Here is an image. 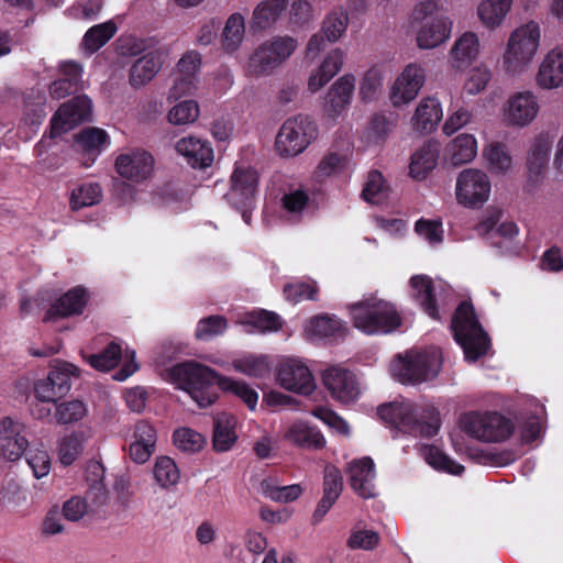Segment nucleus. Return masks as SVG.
<instances>
[{"label": "nucleus", "mask_w": 563, "mask_h": 563, "mask_svg": "<svg viewBox=\"0 0 563 563\" xmlns=\"http://www.w3.org/2000/svg\"><path fill=\"white\" fill-rule=\"evenodd\" d=\"M170 377L178 388L185 390L201 408L213 404L218 397L214 385L227 393H232L245 402L250 410L257 405L258 394L246 383L219 375L212 368L196 363L185 362L170 369Z\"/></svg>", "instance_id": "nucleus-1"}, {"label": "nucleus", "mask_w": 563, "mask_h": 563, "mask_svg": "<svg viewBox=\"0 0 563 563\" xmlns=\"http://www.w3.org/2000/svg\"><path fill=\"white\" fill-rule=\"evenodd\" d=\"M382 420L397 430L415 437L431 438L440 429V417L433 406H420L411 401L390 402L378 407Z\"/></svg>", "instance_id": "nucleus-2"}, {"label": "nucleus", "mask_w": 563, "mask_h": 563, "mask_svg": "<svg viewBox=\"0 0 563 563\" xmlns=\"http://www.w3.org/2000/svg\"><path fill=\"white\" fill-rule=\"evenodd\" d=\"M540 43L541 29L536 21H528L512 30L500 57L503 71L511 77L526 73L533 64Z\"/></svg>", "instance_id": "nucleus-3"}, {"label": "nucleus", "mask_w": 563, "mask_h": 563, "mask_svg": "<svg viewBox=\"0 0 563 563\" xmlns=\"http://www.w3.org/2000/svg\"><path fill=\"white\" fill-rule=\"evenodd\" d=\"M412 23L417 24L416 42L420 49H432L445 43L452 33L453 23L439 12L435 0H423L412 11Z\"/></svg>", "instance_id": "nucleus-4"}, {"label": "nucleus", "mask_w": 563, "mask_h": 563, "mask_svg": "<svg viewBox=\"0 0 563 563\" xmlns=\"http://www.w3.org/2000/svg\"><path fill=\"white\" fill-rule=\"evenodd\" d=\"M355 328L366 334H387L401 323L395 306L376 297L365 298L350 308Z\"/></svg>", "instance_id": "nucleus-5"}, {"label": "nucleus", "mask_w": 563, "mask_h": 563, "mask_svg": "<svg viewBox=\"0 0 563 563\" xmlns=\"http://www.w3.org/2000/svg\"><path fill=\"white\" fill-rule=\"evenodd\" d=\"M441 365L442 355L439 349L411 350L404 356H397L390 365V373L402 384L416 385L437 377Z\"/></svg>", "instance_id": "nucleus-6"}, {"label": "nucleus", "mask_w": 563, "mask_h": 563, "mask_svg": "<svg viewBox=\"0 0 563 563\" xmlns=\"http://www.w3.org/2000/svg\"><path fill=\"white\" fill-rule=\"evenodd\" d=\"M298 41L289 35L273 36L261 43L249 56L245 73L261 78L272 75L297 49Z\"/></svg>", "instance_id": "nucleus-7"}, {"label": "nucleus", "mask_w": 563, "mask_h": 563, "mask_svg": "<svg viewBox=\"0 0 563 563\" xmlns=\"http://www.w3.org/2000/svg\"><path fill=\"white\" fill-rule=\"evenodd\" d=\"M451 327L467 361L475 362L486 354L489 349V339L478 323L472 305L462 302L456 308Z\"/></svg>", "instance_id": "nucleus-8"}, {"label": "nucleus", "mask_w": 563, "mask_h": 563, "mask_svg": "<svg viewBox=\"0 0 563 563\" xmlns=\"http://www.w3.org/2000/svg\"><path fill=\"white\" fill-rule=\"evenodd\" d=\"M461 429L482 442H503L514 432L511 420L496 411H471L460 418Z\"/></svg>", "instance_id": "nucleus-9"}, {"label": "nucleus", "mask_w": 563, "mask_h": 563, "mask_svg": "<svg viewBox=\"0 0 563 563\" xmlns=\"http://www.w3.org/2000/svg\"><path fill=\"white\" fill-rule=\"evenodd\" d=\"M317 137V126L307 115L298 114L288 118L279 128L275 146L285 157H294L302 153Z\"/></svg>", "instance_id": "nucleus-10"}, {"label": "nucleus", "mask_w": 563, "mask_h": 563, "mask_svg": "<svg viewBox=\"0 0 563 563\" xmlns=\"http://www.w3.org/2000/svg\"><path fill=\"white\" fill-rule=\"evenodd\" d=\"M490 189V180L485 172L476 168L464 169L456 178V201L470 208L481 207L489 199Z\"/></svg>", "instance_id": "nucleus-11"}, {"label": "nucleus", "mask_w": 563, "mask_h": 563, "mask_svg": "<svg viewBox=\"0 0 563 563\" xmlns=\"http://www.w3.org/2000/svg\"><path fill=\"white\" fill-rule=\"evenodd\" d=\"M540 103L537 95L531 90L514 92L503 106V117L507 125L525 128L538 117Z\"/></svg>", "instance_id": "nucleus-12"}, {"label": "nucleus", "mask_w": 563, "mask_h": 563, "mask_svg": "<svg viewBox=\"0 0 563 563\" xmlns=\"http://www.w3.org/2000/svg\"><path fill=\"white\" fill-rule=\"evenodd\" d=\"M92 115V103L86 96H78L59 107L51 120V137L60 136Z\"/></svg>", "instance_id": "nucleus-13"}, {"label": "nucleus", "mask_w": 563, "mask_h": 563, "mask_svg": "<svg viewBox=\"0 0 563 563\" xmlns=\"http://www.w3.org/2000/svg\"><path fill=\"white\" fill-rule=\"evenodd\" d=\"M426 82V70L417 63L408 64L397 76L389 91L394 107H402L413 101Z\"/></svg>", "instance_id": "nucleus-14"}, {"label": "nucleus", "mask_w": 563, "mask_h": 563, "mask_svg": "<svg viewBox=\"0 0 563 563\" xmlns=\"http://www.w3.org/2000/svg\"><path fill=\"white\" fill-rule=\"evenodd\" d=\"M117 173L135 184L150 178L154 172V157L142 148H132L115 158Z\"/></svg>", "instance_id": "nucleus-15"}, {"label": "nucleus", "mask_w": 563, "mask_h": 563, "mask_svg": "<svg viewBox=\"0 0 563 563\" xmlns=\"http://www.w3.org/2000/svg\"><path fill=\"white\" fill-rule=\"evenodd\" d=\"M25 424L12 417L0 419V454L10 462L20 460L29 448Z\"/></svg>", "instance_id": "nucleus-16"}, {"label": "nucleus", "mask_w": 563, "mask_h": 563, "mask_svg": "<svg viewBox=\"0 0 563 563\" xmlns=\"http://www.w3.org/2000/svg\"><path fill=\"white\" fill-rule=\"evenodd\" d=\"M277 379L285 389L302 395H309L316 388L309 367L296 358H287L280 363Z\"/></svg>", "instance_id": "nucleus-17"}, {"label": "nucleus", "mask_w": 563, "mask_h": 563, "mask_svg": "<svg viewBox=\"0 0 563 563\" xmlns=\"http://www.w3.org/2000/svg\"><path fill=\"white\" fill-rule=\"evenodd\" d=\"M322 382L331 396L341 402L354 401L360 395L354 374L345 368L333 366L325 369Z\"/></svg>", "instance_id": "nucleus-18"}, {"label": "nucleus", "mask_w": 563, "mask_h": 563, "mask_svg": "<svg viewBox=\"0 0 563 563\" xmlns=\"http://www.w3.org/2000/svg\"><path fill=\"white\" fill-rule=\"evenodd\" d=\"M355 90V77L345 74L330 87L324 99V112L331 119L342 115L351 104Z\"/></svg>", "instance_id": "nucleus-19"}, {"label": "nucleus", "mask_w": 563, "mask_h": 563, "mask_svg": "<svg viewBox=\"0 0 563 563\" xmlns=\"http://www.w3.org/2000/svg\"><path fill=\"white\" fill-rule=\"evenodd\" d=\"M412 296L421 308L433 319H439L437 302L445 291L441 280H432L429 276L417 275L411 277Z\"/></svg>", "instance_id": "nucleus-20"}, {"label": "nucleus", "mask_w": 563, "mask_h": 563, "mask_svg": "<svg viewBox=\"0 0 563 563\" xmlns=\"http://www.w3.org/2000/svg\"><path fill=\"white\" fill-rule=\"evenodd\" d=\"M283 440L306 450H320L325 446L321 431L305 420H295L284 427Z\"/></svg>", "instance_id": "nucleus-21"}, {"label": "nucleus", "mask_w": 563, "mask_h": 563, "mask_svg": "<svg viewBox=\"0 0 563 563\" xmlns=\"http://www.w3.org/2000/svg\"><path fill=\"white\" fill-rule=\"evenodd\" d=\"M536 82L545 90L563 87V46H555L544 55L539 65Z\"/></svg>", "instance_id": "nucleus-22"}, {"label": "nucleus", "mask_w": 563, "mask_h": 563, "mask_svg": "<svg viewBox=\"0 0 563 563\" xmlns=\"http://www.w3.org/2000/svg\"><path fill=\"white\" fill-rule=\"evenodd\" d=\"M346 473L352 489L362 498H371L376 495L374 479L375 465L372 459L363 457L349 463Z\"/></svg>", "instance_id": "nucleus-23"}, {"label": "nucleus", "mask_w": 563, "mask_h": 563, "mask_svg": "<svg viewBox=\"0 0 563 563\" xmlns=\"http://www.w3.org/2000/svg\"><path fill=\"white\" fill-rule=\"evenodd\" d=\"M177 154L183 156L194 168L209 167L213 162V150L207 140L196 136H185L175 144Z\"/></svg>", "instance_id": "nucleus-24"}, {"label": "nucleus", "mask_w": 563, "mask_h": 563, "mask_svg": "<svg viewBox=\"0 0 563 563\" xmlns=\"http://www.w3.org/2000/svg\"><path fill=\"white\" fill-rule=\"evenodd\" d=\"M231 190L228 194L234 207L252 206L257 187V174L251 168H236L231 177Z\"/></svg>", "instance_id": "nucleus-25"}, {"label": "nucleus", "mask_w": 563, "mask_h": 563, "mask_svg": "<svg viewBox=\"0 0 563 563\" xmlns=\"http://www.w3.org/2000/svg\"><path fill=\"white\" fill-rule=\"evenodd\" d=\"M163 63V52L158 48L144 54L131 66L129 84L133 88L144 87L158 74Z\"/></svg>", "instance_id": "nucleus-26"}, {"label": "nucleus", "mask_w": 563, "mask_h": 563, "mask_svg": "<svg viewBox=\"0 0 563 563\" xmlns=\"http://www.w3.org/2000/svg\"><path fill=\"white\" fill-rule=\"evenodd\" d=\"M482 43L473 31L461 34L450 49V56L454 68L464 69L473 64L481 55Z\"/></svg>", "instance_id": "nucleus-27"}, {"label": "nucleus", "mask_w": 563, "mask_h": 563, "mask_svg": "<svg viewBox=\"0 0 563 563\" xmlns=\"http://www.w3.org/2000/svg\"><path fill=\"white\" fill-rule=\"evenodd\" d=\"M89 296L85 288L74 287L57 299L48 309L45 320L54 318H67L75 314H81L87 306Z\"/></svg>", "instance_id": "nucleus-28"}, {"label": "nucleus", "mask_w": 563, "mask_h": 563, "mask_svg": "<svg viewBox=\"0 0 563 563\" xmlns=\"http://www.w3.org/2000/svg\"><path fill=\"white\" fill-rule=\"evenodd\" d=\"M512 4L514 0H482L476 9L477 19L485 29L495 31L503 26Z\"/></svg>", "instance_id": "nucleus-29"}, {"label": "nucleus", "mask_w": 563, "mask_h": 563, "mask_svg": "<svg viewBox=\"0 0 563 563\" xmlns=\"http://www.w3.org/2000/svg\"><path fill=\"white\" fill-rule=\"evenodd\" d=\"M442 107L435 98H423L411 118L412 129L420 133L432 132L442 119Z\"/></svg>", "instance_id": "nucleus-30"}, {"label": "nucleus", "mask_w": 563, "mask_h": 563, "mask_svg": "<svg viewBox=\"0 0 563 563\" xmlns=\"http://www.w3.org/2000/svg\"><path fill=\"white\" fill-rule=\"evenodd\" d=\"M236 418L231 413L222 412L214 417L213 448L217 452H227L238 440Z\"/></svg>", "instance_id": "nucleus-31"}, {"label": "nucleus", "mask_w": 563, "mask_h": 563, "mask_svg": "<svg viewBox=\"0 0 563 563\" xmlns=\"http://www.w3.org/2000/svg\"><path fill=\"white\" fill-rule=\"evenodd\" d=\"M477 154V141L472 134L462 133L445 147V157L453 166L471 163Z\"/></svg>", "instance_id": "nucleus-32"}, {"label": "nucleus", "mask_w": 563, "mask_h": 563, "mask_svg": "<svg viewBox=\"0 0 563 563\" xmlns=\"http://www.w3.org/2000/svg\"><path fill=\"white\" fill-rule=\"evenodd\" d=\"M439 158V145L435 142H427L411 156L409 170L411 177L423 179L437 166Z\"/></svg>", "instance_id": "nucleus-33"}, {"label": "nucleus", "mask_w": 563, "mask_h": 563, "mask_svg": "<svg viewBox=\"0 0 563 563\" xmlns=\"http://www.w3.org/2000/svg\"><path fill=\"white\" fill-rule=\"evenodd\" d=\"M86 435L82 431H71L57 441V457L62 465L69 466L80 457L85 450Z\"/></svg>", "instance_id": "nucleus-34"}, {"label": "nucleus", "mask_w": 563, "mask_h": 563, "mask_svg": "<svg viewBox=\"0 0 563 563\" xmlns=\"http://www.w3.org/2000/svg\"><path fill=\"white\" fill-rule=\"evenodd\" d=\"M289 0H262L254 9L252 27L265 30L273 25L286 10Z\"/></svg>", "instance_id": "nucleus-35"}, {"label": "nucleus", "mask_w": 563, "mask_h": 563, "mask_svg": "<svg viewBox=\"0 0 563 563\" xmlns=\"http://www.w3.org/2000/svg\"><path fill=\"white\" fill-rule=\"evenodd\" d=\"M552 142L545 134L536 136L527 155V167L529 173L539 176L547 168Z\"/></svg>", "instance_id": "nucleus-36"}, {"label": "nucleus", "mask_w": 563, "mask_h": 563, "mask_svg": "<svg viewBox=\"0 0 563 563\" xmlns=\"http://www.w3.org/2000/svg\"><path fill=\"white\" fill-rule=\"evenodd\" d=\"M155 483L163 489L170 490L180 481V471L176 462L166 455L156 457L153 466Z\"/></svg>", "instance_id": "nucleus-37"}, {"label": "nucleus", "mask_w": 563, "mask_h": 563, "mask_svg": "<svg viewBox=\"0 0 563 563\" xmlns=\"http://www.w3.org/2000/svg\"><path fill=\"white\" fill-rule=\"evenodd\" d=\"M244 36L245 19L241 13L235 12L231 14L225 21L221 34V42L223 48L230 53L236 51L242 44Z\"/></svg>", "instance_id": "nucleus-38"}, {"label": "nucleus", "mask_w": 563, "mask_h": 563, "mask_svg": "<svg viewBox=\"0 0 563 563\" xmlns=\"http://www.w3.org/2000/svg\"><path fill=\"white\" fill-rule=\"evenodd\" d=\"M483 155L492 173L504 175L511 169L512 159L505 145L490 143L484 148Z\"/></svg>", "instance_id": "nucleus-39"}, {"label": "nucleus", "mask_w": 563, "mask_h": 563, "mask_svg": "<svg viewBox=\"0 0 563 563\" xmlns=\"http://www.w3.org/2000/svg\"><path fill=\"white\" fill-rule=\"evenodd\" d=\"M76 144L85 153L99 154L109 144V135L102 129L88 128L76 135Z\"/></svg>", "instance_id": "nucleus-40"}, {"label": "nucleus", "mask_w": 563, "mask_h": 563, "mask_svg": "<svg viewBox=\"0 0 563 563\" xmlns=\"http://www.w3.org/2000/svg\"><path fill=\"white\" fill-rule=\"evenodd\" d=\"M79 373V368L74 364L64 361H56L47 376L53 382V385H55L59 394L65 396L71 388V378L78 377Z\"/></svg>", "instance_id": "nucleus-41"}, {"label": "nucleus", "mask_w": 563, "mask_h": 563, "mask_svg": "<svg viewBox=\"0 0 563 563\" xmlns=\"http://www.w3.org/2000/svg\"><path fill=\"white\" fill-rule=\"evenodd\" d=\"M349 25V15L343 10H334L325 15L321 25V33L329 43L338 42Z\"/></svg>", "instance_id": "nucleus-42"}, {"label": "nucleus", "mask_w": 563, "mask_h": 563, "mask_svg": "<svg viewBox=\"0 0 563 563\" xmlns=\"http://www.w3.org/2000/svg\"><path fill=\"white\" fill-rule=\"evenodd\" d=\"M261 492L273 501L290 503L296 500L302 493V488L298 484L279 486L272 479H264L261 483Z\"/></svg>", "instance_id": "nucleus-43"}, {"label": "nucleus", "mask_w": 563, "mask_h": 563, "mask_svg": "<svg viewBox=\"0 0 563 563\" xmlns=\"http://www.w3.org/2000/svg\"><path fill=\"white\" fill-rule=\"evenodd\" d=\"M384 74L380 68L372 67L363 76L358 95L363 102L369 103L375 101L383 87Z\"/></svg>", "instance_id": "nucleus-44"}, {"label": "nucleus", "mask_w": 563, "mask_h": 563, "mask_svg": "<svg viewBox=\"0 0 563 563\" xmlns=\"http://www.w3.org/2000/svg\"><path fill=\"white\" fill-rule=\"evenodd\" d=\"M242 324L252 328L249 332H267L277 331L282 327V321L278 314L260 310L246 314Z\"/></svg>", "instance_id": "nucleus-45"}, {"label": "nucleus", "mask_w": 563, "mask_h": 563, "mask_svg": "<svg viewBox=\"0 0 563 563\" xmlns=\"http://www.w3.org/2000/svg\"><path fill=\"white\" fill-rule=\"evenodd\" d=\"M200 108L195 100H184L170 108L167 114L168 122L173 125H188L197 121Z\"/></svg>", "instance_id": "nucleus-46"}, {"label": "nucleus", "mask_w": 563, "mask_h": 563, "mask_svg": "<svg viewBox=\"0 0 563 563\" xmlns=\"http://www.w3.org/2000/svg\"><path fill=\"white\" fill-rule=\"evenodd\" d=\"M117 26L113 22L108 21L90 27L84 36V46L90 53L102 47L115 33Z\"/></svg>", "instance_id": "nucleus-47"}, {"label": "nucleus", "mask_w": 563, "mask_h": 563, "mask_svg": "<svg viewBox=\"0 0 563 563\" xmlns=\"http://www.w3.org/2000/svg\"><path fill=\"white\" fill-rule=\"evenodd\" d=\"M87 413V405L79 399H74L58 404L54 417L60 424H73L82 420Z\"/></svg>", "instance_id": "nucleus-48"}, {"label": "nucleus", "mask_w": 563, "mask_h": 563, "mask_svg": "<svg viewBox=\"0 0 563 563\" xmlns=\"http://www.w3.org/2000/svg\"><path fill=\"white\" fill-rule=\"evenodd\" d=\"M121 356L122 347L113 341L102 352L89 355L87 362L98 371L108 372L118 365Z\"/></svg>", "instance_id": "nucleus-49"}, {"label": "nucleus", "mask_w": 563, "mask_h": 563, "mask_svg": "<svg viewBox=\"0 0 563 563\" xmlns=\"http://www.w3.org/2000/svg\"><path fill=\"white\" fill-rule=\"evenodd\" d=\"M364 199L373 205L382 203L388 195V186L378 170H372L367 175V179L362 192Z\"/></svg>", "instance_id": "nucleus-50"}, {"label": "nucleus", "mask_w": 563, "mask_h": 563, "mask_svg": "<svg viewBox=\"0 0 563 563\" xmlns=\"http://www.w3.org/2000/svg\"><path fill=\"white\" fill-rule=\"evenodd\" d=\"M341 330L339 319L329 316H318L308 322L306 332L311 338H329L334 336Z\"/></svg>", "instance_id": "nucleus-51"}, {"label": "nucleus", "mask_w": 563, "mask_h": 563, "mask_svg": "<svg viewBox=\"0 0 563 563\" xmlns=\"http://www.w3.org/2000/svg\"><path fill=\"white\" fill-rule=\"evenodd\" d=\"M101 198L102 191L98 184H85L73 191L70 207L73 210H79L99 203Z\"/></svg>", "instance_id": "nucleus-52"}, {"label": "nucleus", "mask_w": 563, "mask_h": 563, "mask_svg": "<svg viewBox=\"0 0 563 563\" xmlns=\"http://www.w3.org/2000/svg\"><path fill=\"white\" fill-rule=\"evenodd\" d=\"M424 459L429 465L438 471H443L453 475H461L464 472L463 465L456 463L434 446H428L424 449Z\"/></svg>", "instance_id": "nucleus-53"}, {"label": "nucleus", "mask_w": 563, "mask_h": 563, "mask_svg": "<svg viewBox=\"0 0 563 563\" xmlns=\"http://www.w3.org/2000/svg\"><path fill=\"white\" fill-rule=\"evenodd\" d=\"M233 367L236 372L254 376L262 377L269 372V364L265 356H245L243 358L235 360Z\"/></svg>", "instance_id": "nucleus-54"}, {"label": "nucleus", "mask_w": 563, "mask_h": 563, "mask_svg": "<svg viewBox=\"0 0 563 563\" xmlns=\"http://www.w3.org/2000/svg\"><path fill=\"white\" fill-rule=\"evenodd\" d=\"M227 327V320L223 317L210 316L198 322L195 335L198 340L208 341L222 334Z\"/></svg>", "instance_id": "nucleus-55"}, {"label": "nucleus", "mask_w": 563, "mask_h": 563, "mask_svg": "<svg viewBox=\"0 0 563 563\" xmlns=\"http://www.w3.org/2000/svg\"><path fill=\"white\" fill-rule=\"evenodd\" d=\"M395 126L396 119L393 114L379 112L371 118L367 131L372 139L379 141L385 140Z\"/></svg>", "instance_id": "nucleus-56"}, {"label": "nucleus", "mask_w": 563, "mask_h": 563, "mask_svg": "<svg viewBox=\"0 0 563 563\" xmlns=\"http://www.w3.org/2000/svg\"><path fill=\"white\" fill-rule=\"evenodd\" d=\"M492 78V73L487 66L479 65L468 73L464 82V91L468 95H477L482 92Z\"/></svg>", "instance_id": "nucleus-57"}, {"label": "nucleus", "mask_w": 563, "mask_h": 563, "mask_svg": "<svg viewBox=\"0 0 563 563\" xmlns=\"http://www.w3.org/2000/svg\"><path fill=\"white\" fill-rule=\"evenodd\" d=\"M173 440L178 449L188 452L198 451L203 445L202 435L189 428L176 430L173 434Z\"/></svg>", "instance_id": "nucleus-58"}, {"label": "nucleus", "mask_w": 563, "mask_h": 563, "mask_svg": "<svg viewBox=\"0 0 563 563\" xmlns=\"http://www.w3.org/2000/svg\"><path fill=\"white\" fill-rule=\"evenodd\" d=\"M318 288L314 284L292 283L284 287V295L288 301L294 303L302 300H314Z\"/></svg>", "instance_id": "nucleus-59"}, {"label": "nucleus", "mask_w": 563, "mask_h": 563, "mask_svg": "<svg viewBox=\"0 0 563 563\" xmlns=\"http://www.w3.org/2000/svg\"><path fill=\"white\" fill-rule=\"evenodd\" d=\"M343 489L341 472L333 465H327L323 477V496L338 499Z\"/></svg>", "instance_id": "nucleus-60"}, {"label": "nucleus", "mask_w": 563, "mask_h": 563, "mask_svg": "<svg viewBox=\"0 0 563 563\" xmlns=\"http://www.w3.org/2000/svg\"><path fill=\"white\" fill-rule=\"evenodd\" d=\"M282 201L289 219L297 220L308 202V196L302 190H295L285 195Z\"/></svg>", "instance_id": "nucleus-61"}, {"label": "nucleus", "mask_w": 563, "mask_h": 563, "mask_svg": "<svg viewBox=\"0 0 563 563\" xmlns=\"http://www.w3.org/2000/svg\"><path fill=\"white\" fill-rule=\"evenodd\" d=\"M416 232L430 244H439L443 240V229L439 221L420 219L416 222Z\"/></svg>", "instance_id": "nucleus-62"}, {"label": "nucleus", "mask_w": 563, "mask_h": 563, "mask_svg": "<svg viewBox=\"0 0 563 563\" xmlns=\"http://www.w3.org/2000/svg\"><path fill=\"white\" fill-rule=\"evenodd\" d=\"M26 462L36 478L46 476L51 471V457L45 450L36 449L30 451Z\"/></svg>", "instance_id": "nucleus-63"}, {"label": "nucleus", "mask_w": 563, "mask_h": 563, "mask_svg": "<svg viewBox=\"0 0 563 563\" xmlns=\"http://www.w3.org/2000/svg\"><path fill=\"white\" fill-rule=\"evenodd\" d=\"M379 541L378 533L373 530L353 531L347 539V547L351 549L372 550Z\"/></svg>", "instance_id": "nucleus-64"}]
</instances>
